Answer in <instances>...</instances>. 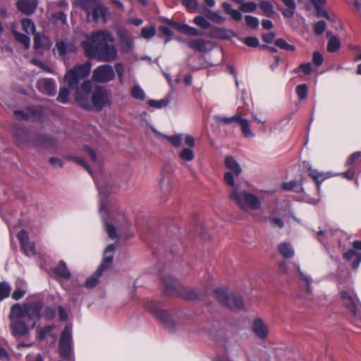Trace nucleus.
Instances as JSON below:
<instances>
[{"label":"nucleus","instance_id":"nucleus-1","mask_svg":"<svg viewBox=\"0 0 361 361\" xmlns=\"http://www.w3.org/2000/svg\"><path fill=\"white\" fill-rule=\"evenodd\" d=\"M91 70L88 61L78 64L70 69L64 76V80L71 89H76L75 100L82 108L101 111L105 106L111 105V94L104 87L97 86L92 92V82L85 79Z\"/></svg>","mask_w":361,"mask_h":361},{"label":"nucleus","instance_id":"nucleus-2","mask_svg":"<svg viewBox=\"0 0 361 361\" xmlns=\"http://www.w3.org/2000/svg\"><path fill=\"white\" fill-rule=\"evenodd\" d=\"M114 41L115 38L109 31L99 30L87 35V40L82 42L81 46L87 56L95 58L99 61L111 62L118 56Z\"/></svg>","mask_w":361,"mask_h":361},{"label":"nucleus","instance_id":"nucleus-3","mask_svg":"<svg viewBox=\"0 0 361 361\" xmlns=\"http://www.w3.org/2000/svg\"><path fill=\"white\" fill-rule=\"evenodd\" d=\"M224 179L226 183L232 188L229 194L230 200L234 202L240 209L258 210L261 208L260 199L255 194L243 190L239 184L235 183L231 172H226Z\"/></svg>","mask_w":361,"mask_h":361},{"label":"nucleus","instance_id":"nucleus-4","mask_svg":"<svg viewBox=\"0 0 361 361\" xmlns=\"http://www.w3.org/2000/svg\"><path fill=\"white\" fill-rule=\"evenodd\" d=\"M42 307L41 302H25L23 305L15 304L11 308L9 318L25 319L27 317L32 321L30 329H34L40 318V312Z\"/></svg>","mask_w":361,"mask_h":361},{"label":"nucleus","instance_id":"nucleus-5","mask_svg":"<svg viewBox=\"0 0 361 361\" xmlns=\"http://www.w3.org/2000/svg\"><path fill=\"white\" fill-rule=\"evenodd\" d=\"M165 294L173 296H180L188 300H200L202 293L194 288L183 286L176 278L165 276L162 279Z\"/></svg>","mask_w":361,"mask_h":361},{"label":"nucleus","instance_id":"nucleus-6","mask_svg":"<svg viewBox=\"0 0 361 361\" xmlns=\"http://www.w3.org/2000/svg\"><path fill=\"white\" fill-rule=\"evenodd\" d=\"M80 7L86 12L89 22L106 23L107 9L101 5L97 0H81Z\"/></svg>","mask_w":361,"mask_h":361},{"label":"nucleus","instance_id":"nucleus-7","mask_svg":"<svg viewBox=\"0 0 361 361\" xmlns=\"http://www.w3.org/2000/svg\"><path fill=\"white\" fill-rule=\"evenodd\" d=\"M115 250V246L113 244L109 245L104 253L102 263L98 269L90 276L85 283V286L87 288H92L96 286L99 282V279L102 275L104 271L107 270L113 262V252Z\"/></svg>","mask_w":361,"mask_h":361},{"label":"nucleus","instance_id":"nucleus-8","mask_svg":"<svg viewBox=\"0 0 361 361\" xmlns=\"http://www.w3.org/2000/svg\"><path fill=\"white\" fill-rule=\"evenodd\" d=\"M215 298L224 305L231 310H241L244 307L242 297L239 294L229 293L226 288H216L214 292Z\"/></svg>","mask_w":361,"mask_h":361},{"label":"nucleus","instance_id":"nucleus-9","mask_svg":"<svg viewBox=\"0 0 361 361\" xmlns=\"http://www.w3.org/2000/svg\"><path fill=\"white\" fill-rule=\"evenodd\" d=\"M58 351L63 360L75 361L72 330L69 326H66L61 333Z\"/></svg>","mask_w":361,"mask_h":361},{"label":"nucleus","instance_id":"nucleus-10","mask_svg":"<svg viewBox=\"0 0 361 361\" xmlns=\"http://www.w3.org/2000/svg\"><path fill=\"white\" fill-rule=\"evenodd\" d=\"M300 291L298 298L302 301V303L307 306H311L315 303V297L311 289V277L302 272L299 267L297 268Z\"/></svg>","mask_w":361,"mask_h":361},{"label":"nucleus","instance_id":"nucleus-11","mask_svg":"<svg viewBox=\"0 0 361 361\" xmlns=\"http://www.w3.org/2000/svg\"><path fill=\"white\" fill-rule=\"evenodd\" d=\"M338 295L343 306L347 311L355 318L361 321V305L357 297L346 290H341Z\"/></svg>","mask_w":361,"mask_h":361},{"label":"nucleus","instance_id":"nucleus-12","mask_svg":"<svg viewBox=\"0 0 361 361\" xmlns=\"http://www.w3.org/2000/svg\"><path fill=\"white\" fill-rule=\"evenodd\" d=\"M221 6L226 14L230 16L234 20L240 21L243 18L240 11L244 13L254 12L257 5L255 2H244L240 4L239 10L233 9L231 5L227 2H223Z\"/></svg>","mask_w":361,"mask_h":361},{"label":"nucleus","instance_id":"nucleus-13","mask_svg":"<svg viewBox=\"0 0 361 361\" xmlns=\"http://www.w3.org/2000/svg\"><path fill=\"white\" fill-rule=\"evenodd\" d=\"M115 73L110 65H101L92 73V80L99 83H106L114 78Z\"/></svg>","mask_w":361,"mask_h":361},{"label":"nucleus","instance_id":"nucleus-14","mask_svg":"<svg viewBox=\"0 0 361 361\" xmlns=\"http://www.w3.org/2000/svg\"><path fill=\"white\" fill-rule=\"evenodd\" d=\"M188 44L194 51L202 53L208 52L214 48V44L211 41L204 39H191Z\"/></svg>","mask_w":361,"mask_h":361},{"label":"nucleus","instance_id":"nucleus-15","mask_svg":"<svg viewBox=\"0 0 361 361\" xmlns=\"http://www.w3.org/2000/svg\"><path fill=\"white\" fill-rule=\"evenodd\" d=\"M54 51H56L60 56H66L76 51V46L73 42L60 41L56 42Z\"/></svg>","mask_w":361,"mask_h":361},{"label":"nucleus","instance_id":"nucleus-16","mask_svg":"<svg viewBox=\"0 0 361 361\" xmlns=\"http://www.w3.org/2000/svg\"><path fill=\"white\" fill-rule=\"evenodd\" d=\"M37 5V0H18L16 2L18 9L25 15H32Z\"/></svg>","mask_w":361,"mask_h":361},{"label":"nucleus","instance_id":"nucleus-17","mask_svg":"<svg viewBox=\"0 0 361 361\" xmlns=\"http://www.w3.org/2000/svg\"><path fill=\"white\" fill-rule=\"evenodd\" d=\"M23 319H13L11 324L13 334L16 336L25 335L29 331V326L25 324Z\"/></svg>","mask_w":361,"mask_h":361},{"label":"nucleus","instance_id":"nucleus-18","mask_svg":"<svg viewBox=\"0 0 361 361\" xmlns=\"http://www.w3.org/2000/svg\"><path fill=\"white\" fill-rule=\"evenodd\" d=\"M252 331L259 338H265L269 334V329L261 319H255L252 322Z\"/></svg>","mask_w":361,"mask_h":361},{"label":"nucleus","instance_id":"nucleus-19","mask_svg":"<svg viewBox=\"0 0 361 361\" xmlns=\"http://www.w3.org/2000/svg\"><path fill=\"white\" fill-rule=\"evenodd\" d=\"M53 272L60 279L68 280L71 277V273L63 260L59 262L57 266L53 269Z\"/></svg>","mask_w":361,"mask_h":361},{"label":"nucleus","instance_id":"nucleus-20","mask_svg":"<svg viewBox=\"0 0 361 361\" xmlns=\"http://www.w3.org/2000/svg\"><path fill=\"white\" fill-rule=\"evenodd\" d=\"M37 86L48 94L54 95L56 93V85L53 79H42L37 82Z\"/></svg>","mask_w":361,"mask_h":361},{"label":"nucleus","instance_id":"nucleus-21","mask_svg":"<svg viewBox=\"0 0 361 361\" xmlns=\"http://www.w3.org/2000/svg\"><path fill=\"white\" fill-rule=\"evenodd\" d=\"M148 310L152 313L155 317L161 321L166 325H168L171 323V319L169 314L165 310L161 309L158 306L148 307Z\"/></svg>","mask_w":361,"mask_h":361},{"label":"nucleus","instance_id":"nucleus-22","mask_svg":"<svg viewBox=\"0 0 361 361\" xmlns=\"http://www.w3.org/2000/svg\"><path fill=\"white\" fill-rule=\"evenodd\" d=\"M343 258L347 261H351L353 268L357 269L361 262V253L351 249L343 254Z\"/></svg>","mask_w":361,"mask_h":361},{"label":"nucleus","instance_id":"nucleus-23","mask_svg":"<svg viewBox=\"0 0 361 361\" xmlns=\"http://www.w3.org/2000/svg\"><path fill=\"white\" fill-rule=\"evenodd\" d=\"M172 169L170 165H166L161 171V178L159 180V185L161 189L167 192L170 190L171 179L169 178V173Z\"/></svg>","mask_w":361,"mask_h":361},{"label":"nucleus","instance_id":"nucleus-24","mask_svg":"<svg viewBox=\"0 0 361 361\" xmlns=\"http://www.w3.org/2000/svg\"><path fill=\"white\" fill-rule=\"evenodd\" d=\"M214 118L218 124L231 125L234 123H239L242 118V115L241 114H235L231 117L215 116Z\"/></svg>","mask_w":361,"mask_h":361},{"label":"nucleus","instance_id":"nucleus-25","mask_svg":"<svg viewBox=\"0 0 361 361\" xmlns=\"http://www.w3.org/2000/svg\"><path fill=\"white\" fill-rule=\"evenodd\" d=\"M225 166L231 171H232L235 176H238L241 173L242 169L240 164L233 157H227L225 159Z\"/></svg>","mask_w":361,"mask_h":361},{"label":"nucleus","instance_id":"nucleus-26","mask_svg":"<svg viewBox=\"0 0 361 361\" xmlns=\"http://www.w3.org/2000/svg\"><path fill=\"white\" fill-rule=\"evenodd\" d=\"M51 43L48 39L44 35H41L39 33L35 34L34 37V47L36 49H39L41 48H49Z\"/></svg>","mask_w":361,"mask_h":361},{"label":"nucleus","instance_id":"nucleus-27","mask_svg":"<svg viewBox=\"0 0 361 361\" xmlns=\"http://www.w3.org/2000/svg\"><path fill=\"white\" fill-rule=\"evenodd\" d=\"M309 176H310L314 180L315 183L317 184V188L318 191H319L320 185L326 178V176L322 172H319L316 169L310 168Z\"/></svg>","mask_w":361,"mask_h":361},{"label":"nucleus","instance_id":"nucleus-28","mask_svg":"<svg viewBox=\"0 0 361 361\" xmlns=\"http://www.w3.org/2000/svg\"><path fill=\"white\" fill-rule=\"evenodd\" d=\"M278 250L285 258H292L294 255V250L290 243H283L280 244Z\"/></svg>","mask_w":361,"mask_h":361},{"label":"nucleus","instance_id":"nucleus-29","mask_svg":"<svg viewBox=\"0 0 361 361\" xmlns=\"http://www.w3.org/2000/svg\"><path fill=\"white\" fill-rule=\"evenodd\" d=\"M14 116L19 121H28L33 118L36 114L35 112L32 109H27L24 111H15Z\"/></svg>","mask_w":361,"mask_h":361},{"label":"nucleus","instance_id":"nucleus-30","mask_svg":"<svg viewBox=\"0 0 361 361\" xmlns=\"http://www.w3.org/2000/svg\"><path fill=\"white\" fill-rule=\"evenodd\" d=\"M54 325H49L40 329L38 332L37 338L42 341L44 340L47 336H49L52 338L54 342H55L56 337L54 334H52V331L54 329Z\"/></svg>","mask_w":361,"mask_h":361},{"label":"nucleus","instance_id":"nucleus-31","mask_svg":"<svg viewBox=\"0 0 361 361\" xmlns=\"http://www.w3.org/2000/svg\"><path fill=\"white\" fill-rule=\"evenodd\" d=\"M242 130L243 135L245 137H254V133L251 130L250 128V123L245 118H241L239 123H238Z\"/></svg>","mask_w":361,"mask_h":361},{"label":"nucleus","instance_id":"nucleus-32","mask_svg":"<svg viewBox=\"0 0 361 361\" xmlns=\"http://www.w3.org/2000/svg\"><path fill=\"white\" fill-rule=\"evenodd\" d=\"M259 6L260 9L264 12V14L268 17L273 16L274 11L273 5L267 1H262Z\"/></svg>","mask_w":361,"mask_h":361},{"label":"nucleus","instance_id":"nucleus-33","mask_svg":"<svg viewBox=\"0 0 361 361\" xmlns=\"http://www.w3.org/2000/svg\"><path fill=\"white\" fill-rule=\"evenodd\" d=\"M340 47L339 39L337 37H331L327 44V50L329 52H335L339 49Z\"/></svg>","mask_w":361,"mask_h":361},{"label":"nucleus","instance_id":"nucleus-34","mask_svg":"<svg viewBox=\"0 0 361 361\" xmlns=\"http://www.w3.org/2000/svg\"><path fill=\"white\" fill-rule=\"evenodd\" d=\"M23 30L28 35L35 34V26L34 23L30 19H24L21 22Z\"/></svg>","mask_w":361,"mask_h":361},{"label":"nucleus","instance_id":"nucleus-35","mask_svg":"<svg viewBox=\"0 0 361 361\" xmlns=\"http://www.w3.org/2000/svg\"><path fill=\"white\" fill-rule=\"evenodd\" d=\"M207 17L209 20H212L214 23L222 24L226 21V18L219 14L216 12L209 11L207 14Z\"/></svg>","mask_w":361,"mask_h":361},{"label":"nucleus","instance_id":"nucleus-36","mask_svg":"<svg viewBox=\"0 0 361 361\" xmlns=\"http://www.w3.org/2000/svg\"><path fill=\"white\" fill-rule=\"evenodd\" d=\"M180 158L185 161H190L195 157L194 152L190 148H184L179 154Z\"/></svg>","mask_w":361,"mask_h":361},{"label":"nucleus","instance_id":"nucleus-37","mask_svg":"<svg viewBox=\"0 0 361 361\" xmlns=\"http://www.w3.org/2000/svg\"><path fill=\"white\" fill-rule=\"evenodd\" d=\"M193 23L195 25L202 27V29H209L212 26V25L209 22V20H207L205 18H204L203 16H196L193 19Z\"/></svg>","mask_w":361,"mask_h":361},{"label":"nucleus","instance_id":"nucleus-38","mask_svg":"<svg viewBox=\"0 0 361 361\" xmlns=\"http://www.w3.org/2000/svg\"><path fill=\"white\" fill-rule=\"evenodd\" d=\"M13 35L15 36L16 39L22 44L25 49H28L30 47V38L25 35L22 33H19L17 32H13Z\"/></svg>","mask_w":361,"mask_h":361},{"label":"nucleus","instance_id":"nucleus-39","mask_svg":"<svg viewBox=\"0 0 361 361\" xmlns=\"http://www.w3.org/2000/svg\"><path fill=\"white\" fill-rule=\"evenodd\" d=\"M317 234L319 236L318 238V240L322 243H325V241L326 239H329V238L332 237L334 234V231L331 229L329 230H320L317 233Z\"/></svg>","mask_w":361,"mask_h":361},{"label":"nucleus","instance_id":"nucleus-40","mask_svg":"<svg viewBox=\"0 0 361 361\" xmlns=\"http://www.w3.org/2000/svg\"><path fill=\"white\" fill-rule=\"evenodd\" d=\"M131 94H132V97L136 99L144 100L145 98V92L138 85H135L133 87Z\"/></svg>","mask_w":361,"mask_h":361},{"label":"nucleus","instance_id":"nucleus-41","mask_svg":"<svg viewBox=\"0 0 361 361\" xmlns=\"http://www.w3.org/2000/svg\"><path fill=\"white\" fill-rule=\"evenodd\" d=\"M11 290V288L8 283L5 282L0 283V300L8 297Z\"/></svg>","mask_w":361,"mask_h":361},{"label":"nucleus","instance_id":"nucleus-42","mask_svg":"<svg viewBox=\"0 0 361 361\" xmlns=\"http://www.w3.org/2000/svg\"><path fill=\"white\" fill-rule=\"evenodd\" d=\"M216 37L221 39H229L234 36V32L230 30L224 28H218L216 30Z\"/></svg>","mask_w":361,"mask_h":361},{"label":"nucleus","instance_id":"nucleus-43","mask_svg":"<svg viewBox=\"0 0 361 361\" xmlns=\"http://www.w3.org/2000/svg\"><path fill=\"white\" fill-rule=\"evenodd\" d=\"M183 135L179 134L177 135L166 136V140L175 147H180L183 140Z\"/></svg>","mask_w":361,"mask_h":361},{"label":"nucleus","instance_id":"nucleus-44","mask_svg":"<svg viewBox=\"0 0 361 361\" xmlns=\"http://www.w3.org/2000/svg\"><path fill=\"white\" fill-rule=\"evenodd\" d=\"M69 91L66 87H61L59 95L57 97V101L61 103H67L68 101Z\"/></svg>","mask_w":361,"mask_h":361},{"label":"nucleus","instance_id":"nucleus-45","mask_svg":"<svg viewBox=\"0 0 361 361\" xmlns=\"http://www.w3.org/2000/svg\"><path fill=\"white\" fill-rule=\"evenodd\" d=\"M275 44L284 50L293 51H295L294 46L288 44L283 39H278L275 41Z\"/></svg>","mask_w":361,"mask_h":361},{"label":"nucleus","instance_id":"nucleus-46","mask_svg":"<svg viewBox=\"0 0 361 361\" xmlns=\"http://www.w3.org/2000/svg\"><path fill=\"white\" fill-rule=\"evenodd\" d=\"M148 104L150 107H152V108L161 109V108L167 106L168 102L166 101L165 99H160V100L150 99L148 101Z\"/></svg>","mask_w":361,"mask_h":361},{"label":"nucleus","instance_id":"nucleus-47","mask_svg":"<svg viewBox=\"0 0 361 361\" xmlns=\"http://www.w3.org/2000/svg\"><path fill=\"white\" fill-rule=\"evenodd\" d=\"M24 253L29 257L34 256L35 255V245L32 242H28L25 246H21Z\"/></svg>","mask_w":361,"mask_h":361},{"label":"nucleus","instance_id":"nucleus-48","mask_svg":"<svg viewBox=\"0 0 361 361\" xmlns=\"http://www.w3.org/2000/svg\"><path fill=\"white\" fill-rule=\"evenodd\" d=\"M326 27V23L324 20H319L314 24V32L315 35H320L325 31Z\"/></svg>","mask_w":361,"mask_h":361},{"label":"nucleus","instance_id":"nucleus-49","mask_svg":"<svg viewBox=\"0 0 361 361\" xmlns=\"http://www.w3.org/2000/svg\"><path fill=\"white\" fill-rule=\"evenodd\" d=\"M245 21L246 25L252 29H257L259 24V20L256 17L252 16H246Z\"/></svg>","mask_w":361,"mask_h":361},{"label":"nucleus","instance_id":"nucleus-50","mask_svg":"<svg viewBox=\"0 0 361 361\" xmlns=\"http://www.w3.org/2000/svg\"><path fill=\"white\" fill-rule=\"evenodd\" d=\"M115 71L118 76L119 82L121 84L123 83V76L125 73V67L123 63H117L114 66Z\"/></svg>","mask_w":361,"mask_h":361},{"label":"nucleus","instance_id":"nucleus-51","mask_svg":"<svg viewBox=\"0 0 361 361\" xmlns=\"http://www.w3.org/2000/svg\"><path fill=\"white\" fill-rule=\"evenodd\" d=\"M296 93L300 99H305L307 94V87L305 84L296 87Z\"/></svg>","mask_w":361,"mask_h":361},{"label":"nucleus","instance_id":"nucleus-52","mask_svg":"<svg viewBox=\"0 0 361 361\" xmlns=\"http://www.w3.org/2000/svg\"><path fill=\"white\" fill-rule=\"evenodd\" d=\"M155 32H156L155 28L150 26V27H143L142 30L141 34L144 38L150 39L154 36Z\"/></svg>","mask_w":361,"mask_h":361},{"label":"nucleus","instance_id":"nucleus-53","mask_svg":"<svg viewBox=\"0 0 361 361\" xmlns=\"http://www.w3.org/2000/svg\"><path fill=\"white\" fill-rule=\"evenodd\" d=\"M13 134L20 141H26V138H27V132L24 129H22V128L13 129Z\"/></svg>","mask_w":361,"mask_h":361},{"label":"nucleus","instance_id":"nucleus-54","mask_svg":"<svg viewBox=\"0 0 361 361\" xmlns=\"http://www.w3.org/2000/svg\"><path fill=\"white\" fill-rule=\"evenodd\" d=\"M18 238L21 246H25L27 243L30 242L28 233L25 230H21L18 234Z\"/></svg>","mask_w":361,"mask_h":361},{"label":"nucleus","instance_id":"nucleus-55","mask_svg":"<svg viewBox=\"0 0 361 361\" xmlns=\"http://www.w3.org/2000/svg\"><path fill=\"white\" fill-rule=\"evenodd\" d=\"M361 157V152L352 154L346 161V166L350 168Z\"/></svg>","mask_w":361,"mask_h":361},{"label":"nucleus","instance_id":"nucleus-56","mask_svg":"<svg viewBox=\"0 0 361 361\" xmlns=\"http://www.w3.org/2000/svg\"><path fill=\"white\" fill-rule=\"evenodd\" d=\"M245 45L250 47H257L259 45V40L255 37H247L243 40Z\"/></svg>","mask_w":361,"mask_h":361},{"label":"nucleus","instance_id":"nucleus-57","mask_svg":"<svg viewBox=\"0 0 361 361\" xmlns=\"http://www.w3.org/2000/svg\"><path fill=\"white\" fill-rule=\"evenodd\" d=\"M299 70L303 71L306 75H309L312 72V66L310 63H302L298 68L295 69L294 73H297Z\"/></svg>","mask_w":361,"mask_h":361},{"label":"nucleus","instance_id":"nucleus-58","mask_svg":"<svg viewBox=\"0 0 361 361\" xmlns=\"http://www.w3.org/2000/svg\"><path fill=\"white\" fill-rule=\"evenodd\" d=\"M269 223L272 227L282 228L284 226L283 220L279 217L269 219Z\"/></svg>","mask_w":361,"mask_h":361},{"label":"nucleus","instance_id":"nucleus-59","mask_svg":"<svg viewBox=\"0 0 361 361\" xmlns=\"http://www.w3.org/2000/svg\"><path fill=\"white\" fill-rule=\"evenodd\" d=\"M105 229L108 233L109 238H111V239H114L117 237L116 228L113 225L106 222Z\"/></svg>","mask_w":361,"mask_h":361},{"label":"nucleus","instance_id":"nucleus-60","mask_svg":"<svg viewBox=\"0 0 361 361\" xmlns=\"http://www.w3.org/2000/svg\"><path fill=\"white\" fill-rule=\"evenodd\" d=\"M69 159L73 161L77 164L83 166L90 173H91V171H90V169L88 165L87 164V163L85 162V161L83 159H82L80 157H70Z\"/></svg>","mask_w":361,"mask_h":361},{"label":"nucleus","instance_id":"nucleus-61","mask_svg":"<svg viewBox=\"0 0 361 361\" xmlns=\"http://www.w3.org/2000/svg\"><path fill=\"white\" fill-rule=\"evenodd\" d=\"M25 292L26 291L24 288H23L21 287L16 286V290H14V292L12 294V298L14 300H18L24 296Z\"/></svg>","mask_w":361,"mask_h":361},{"label":"nucleus","instance_id":"nucleus-62","mask_svg":"<svg viewBox=\"0 0 361 361\" xmlns=\"http://www.w3.org/2000/svg\"><path fill=\"white\" fill-rule=\"evenodd\" d=\"M25 361H44V359L40 353H32L26 355Z\"/></svg>","mask_w":361,"mask_h":361},{"label":"nucleus","instance_id":"nucleus-63","mask_svg":"<svg viewBox=\"0 0 361 361\" xmlns=\"http://www.w3.org/2000/svg\"><path fill=\"white\" fill-rule=\"evenodd\" d=\"M324 59L322 55L317 51L314 52L312 62L315 66H319L323 63Z\"/></svg>","mask_w":361,"mask_h":361},{"label":"nucleus","instance_id":"nucleus-64","mask_svg":"<svg viewBox=\"0 0 361 361\" xmlns=\"http://www.w3.org/2000/svg\"><path fill=\"white\" fill-rule=\"evenodd\" d=\"M56 315L55 309L51 307H47L43 313V317L47 319H51Z\"/></svg>","mask_w":361,"mask_h":361}]
</instances>
